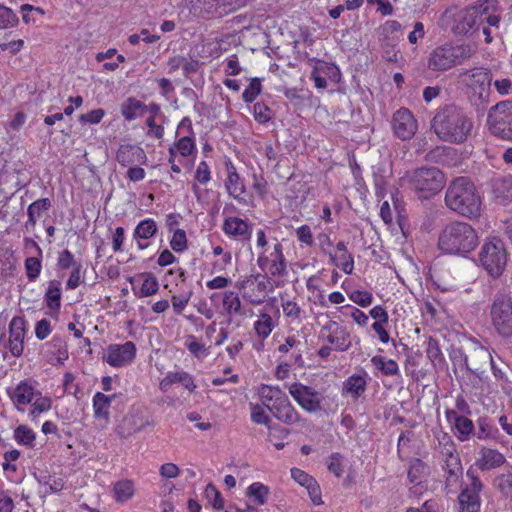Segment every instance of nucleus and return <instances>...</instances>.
<instances>
[{
	"label": "nucleus",
	"instance_id": "1",
	"mask_svg": "<svg viewBox=\"0 0 512 512\" xmlns=\"http://www.w3.org/2000/svg\"><path fill=\"white\" fill-rule=\"evenodd\" d=\"M431 129L444 142L462 144L472 132L473 121L463 108L447 104L436 110Z\"/></svg>",
	"mask_w": 512,
	"mask_h": 512
},
{
	"label": "nucleus",
	"instance_id": "2",
	"mask_svg": "<svg viewBox=\"0 0 512 512\" xmlns=\"http://www.w3.org/2000/svg\"><path fill=\"white\" fill-rule=\"evenodd\" d=\"M446 206L455 213L470 219L481 212V197L474 183L466 176L453 179L445 193Z\"/></svg>",
	"mask_w": 512,
	"mask_h": 512
},
{
	"label": "nucleus",
	"instance_id": "3",
	"mask_svg": "<svg viewBox=\"0 0 512 512\" xmlns=\"http://www.w3.org/2000/svg\"><path fill=\"white\" fill-rule=\"evenodd\" d=\"M476 230L468 223L453 221L444 226L438 237V248L449 255H466L478 245Z\"/></svg>",
	"mask_w": 512,
	"mask_h": 512
},
{
	"label": "nucleus",
	"instance_id": "4",
	"mask_svg": "<svg viewBox=\"0 0 512 512\" xmlns=\"http://www.w3.org/2000/svg\"><path fill=\"white\" fill-rule=\"evenodd\" d=\"M259 397L262 405L280 422L295 425L302 420L288 396L278 386L263 384L259 389Z\"/></svg>",
	"mask_w": 512,
	"mask_h": 512
},
{
	"label": "nucleus",
	"instance_id": "5",
	"mask_svg": "<svg viewBox=\"0 0 512 512\" xmlns=\"http://www.w3.org/2000/svg\"><path fill=\"white\" fill-rule=\"evenodd\" d=\"M401 181L414 191L419 199H428L436 195L445 185L444 174L436 167H421L408 171Z\"/></svg>",
	"mask_w": 512,
	"mask_h": 512
},
{
	"label": "nucleus",
	"instance_id": "6",
	"mask_svg": "<svg viewBox=\"0 0 512 512\" xmlns=\"http://www.w3.org/2000/svg\"><path fill=\"white\" fill-rule=\"evenodd\" d=\"M475 54L476 47L468 43L444 44L432 50L427 66L431 71L443 72L463 64Z\"/></svg>",
	"mask_w": 512,
	"mask_h": 512
},
{
	"label": "nucleus",
	"instance_id": "7",
	"mask_svg": "<svg viewBox=\"0 0 512 512\" xmlns=\"http://www.w3.org/2000/svg\"><path fill=\"white\" fill-rule=\"evenodd\" d=\"M479 261L491 277H500L507 264V251L504 243L498 238L487 239L480 249Z\"/></svg>",
	"mask_w": 512,
	"mask_h": 512
},
{
	"label": "nucleus",
	"instance_id": "8",
	"mask_svg": "<svg viewBox=\"0 0 512 512\" xmlns=\"http://www.w3.org/2000/svg\"><path fill=\"white\" fill-rule=\"evenodd\" d=\"M489 131L503 140H512V101L504 100L489 109L487 116Z\"/></svg>",
	"mask_w": 512,
	"mask_h": 512
},
{
	"label": "nucleus",
	"instance_id": "9",
	"mask_svg": "<svg viewBox=\"0 0 512 512\" xmlns=\"http://www.w3.org/2000/svg\"><path fill=\"white\" fill-rule=\"evenodd\" d=\"M490 315L494 328L501 336L512 335V296L509 293L495 294Z\"/></svg>",
	"mask_w": 512,
	"mask_h": 512
},
{
	"label": "nucleus",
	"instance_id": "10",
	"mask_svg": "<svg viewBox=\"0 0 512 512\" xmlns=\"http://www.w3.org/2000/svg\"><path fill=\"white\" fill-rule=\"evenodd\" d=\"M239 290H243L242 296L252 305H260L265 302L268 292L273 291L267 274L250 275L236 283Z\"/></svg>",
	"mask_w": 512,
	"mask_h": 512
},
{
	"label": "nucleus",
	"instance_id": "11",
	"mask_svg": "<svg viewBox=\"0 0 512 512\" xmlns=\"http://www.w3.org/2000/svg\"><path fill=\"white\" fill-rule=\"evenodd\" d=\"M457 81L468 92L482 99L483 93L489 89L492 81V72L486 67H473L463 69L457 75Z\"/></svg>",
	"mask_w": 512,
	"mask_h": 512
},
{
	"label": "nucleus",
	"instance_id": "12",
	"mask_svg": "<svg viewBox=\"0 0 512 512\" xmlns=\"http://www.w3.org/2000/svg\"><path fill=\"white\" fill-rule=\"evenodd\" d=\"M485 9L480 6H469L453 14L451 31L455 35H466L476 31L484 23Z\"/></svg>",
	"mask_w": 512,
	"mask_h": 512
},
{
	"label": "nucleus",
	"instance_id": "13",
	"mask_svg": "<svg viewBox=\"0 0 512 512\" xmlns=\"http://www.w3.org/2000/svg\"><path fill=\"white\" fill-rule=\"evenodd\" d=\"M467 477L470 479V484L463 488L458 496L460 512H479L483 484L480 478L470 470L467 471Z\"/></svg>",
	"mask_w": 512,
	"mask_h": 512
},
{
	"label": "nucleus",
	"instance_id": "14",
	"mask_svg": "<svg viewBox=\"0 0 512 512\" xmlns=\"http://www.w3.org/2000/svg\"><path fill=\"white\" fill-rule=\"evenodd\" d=\"M320 338L329 343L334 350L345 352L352 346L350 332L336 321H328L320 331Z\"/></svg>",
	"mask_w": 512,
	"mask_h": 512
},
{
	"label": "nucleus",
	"instance_id": "15",
	"mask_svg": "<svg viewBox=\"0 0 512 512\" xmlns=\"http://www.w3.org/2000/svg\"><path fill=\"white\" fill-rule=\"evenodd\" d=\"M288 391L303 410L309 413L321 410L322 397L314 388L295 382L288 387Z\"/></svg>",
	"mask_w": 512,
	"mask_h": 512
},
{
	"label": "nucleus",
	"instance_id": "16",
	"mask_svg": "<svg viewBox=\"0 0 512 512\" xmlns=\"http://www.w3.org/2000/svg\"><path fill=\"white\" fill-rule=\"evenodd\" d=\"M471 363L469 362L468 356H465L464 358V366L465 368L472 372L473 374L480 377V374L484 372V370L478 366L475 361H481L483 364H486L487 362L490 363L492 373L494 377L498 381H506V374L503 371V363H500V365L494 360L490 352L485 348H478L475 349L474 352L471 354Z\"/></svg>",
	"mask_w": 512,
	"mask_h": 512
},
{
	"label": "nucleus",
	"instance_id": "17",
	"mask_svg": "<svg viewBox=\"0 0 512 512\" xmlns=\"http://www.w3.org/2000/svg\"><path fill=\"white\" fill-rule=\"evenodd\" d=\"M391 126L394 135L403 141L410 140L418 128L416 119L407 108H400L394 112Z\"/></svg>",
	"mask_w": 512,
	"mask_h": 512
},
{
	"label": "nucleus",
	"instance_id": "18",
	"mask_svg": "<svg viewBox=\"0 0 512 512\" xmlns=\"http://www.w3.org/2000/svg\"><path fill=\"white\" fill-rule=\"evenodd\" d=\"M136 356V346L132 341H127L124 344H110L107 347V352L103 356L112 367H124L129 365Z\"/></svg>",
	"mask_w": 512,
	"mask_h": 512
},
{
	"label": "nucleus",
	"instance_id": "19",
	"mask_svg": "<svg viewBox=\"0 0 512 512\" xmlns=\"http://www.w3.org/2000/svg\"><path fill=\"white\" fill-rule=\"evenodd\" d=\"M450 448L451 449H447L443 465L445 473V489L448 493L457 485L463 473L460 457L454 449L453 444L450 445Z\"/></svg>",
	"mask_w": 512,
	"mask_h": 512
},
{
	"label": "nucleus",
	"instance_id": "20",
	"mask_svg": "<svg viewBox=\"0 0 512 512\" xmlns=\"http://www.w3.org/2000/svg\"><path fill=\"white\" fill-rule=\"evenodd\" d=\"M25 334L26 321L24 317H13L9 323V340L7 347L14 357H19L23 353Z\"/></svg>",
	"mask_w": 512,
	"mask_h": 512
},
{
	"label": "nucleus",
	"instance_id": "21",
	"mask_svg": "<svg viewBox=\"0 0 512 512\" xmlns=\"http://www.w3.org/2000/svg\"><path fill=\"white\" fill-rule=\"evenodd\" d=\"M116 160L123 167L143 165L147 162V155L139 145L126 142L117 149Z\"/></svg>",
	"mask_w": 512,
	"mask_h": 512
},
{
	"label": "nucleus",
	"instance_id": "22",
	"mask_svg": "<svg viewBox=\"0 0 512 512\" xmlns=\"http://www.w3.org/2000/svg\"><path fill=\"white\" fill-rule=\"evenodd\" d=\"M227 178L225 180V189L230 197L240 204H247L244 197L246 194V186L244 179L241 178L232 162L226 163Z\"/></svg>",
	"mask_w": 512,
	"mask_h": 512
},
{
	"label": "nucleus",
	"instance_id": "23",
	"mask_svg": "<svg viewBox=\"0 0 512 512\" xmlns=\"http://www.w3.org/2000/svg\"><path fill=\"white\" fill-rule=\"evenodd\" d=\"M445 415L447 421L452 424V428L455 430L460 441H467L474 434V424L465 415H460L455 410H446Z\"/></svg>",
	"mask_w": 512,
	"mask_h": 512
},
{
	"label": "nucleus",
	"instance_id": "24",
	"mask_svg": "<svg viewBox=\"0 0 512 512\" xmlns=\"http://www.w3.org/2000/svg\"><path fill=\"white\" fill-rule=\"evenodd\" d=\"M505 462V456L497 449L482 447L474 465L484 472L500 468Z\"/></svg>",
	"mask_w": 512,
	"mask_h": 512
},
{
	"label": "nucleus",
	"instance_id": "25",
	"mask_svg": "<svg viewBox=\"0 0 512 512\" xmlns=\"http://www.w3.org/2000/svg\"><path fill=\"white\" fill-rule=\"evenodd\" d=\"M249 224L242 218L231 216L227 217L223 223L224 233L235 240H248L251 236Z\"/></svg>",
	"mask_w": 512,
	"mask_h": 512
},
{
	"label": "nucleus",
	"instance_id": "26",
	"mask_svg": "<svg viewBox=\"0 0 512 512\" xmlns=\"http://www.w3.org/2000/svg\"><path fill=\"white\" fill-rule=\"evenodd\" d=\"M368 375L352 374L342 383V396H350L353 400L360 398L366 391Z\"/></svg>",
	"mask_w": 512,
	"mask_h": 512
},
{
	"label": "nucleus",
	"instance_id": "27",
	"mask_svg": "<svg viewBox=\"0 0 512 512\" xmlns=\"http://www.w3.org/2000/svg\"><path fill=\"white\" fill-rule=\"evenodd\" d=\"M7 393L18 410H21V406L30 404L36 396L35 388L26 380L21 381L15 388H9Z\"/></svg>",
	"mask_w": 512,
	"mask_h": 512
},
{
	"label": "nucleus",
	"instance_id": "28",
	"mask_svg": "<svg viewBox=\"0 0 512 512\" xmlns=\"http://www.w3.org/2000/svg\"><path fill=\"white\" fill-rule=\"evenodd\" d=\"M158 227L155 220L151 218L140 221L134 229L133 238L140 250H144L149 246L147 240L157 234Z\"/></svg>",
	"mask_w": 512,
	"mask_h": 512
},
{
	"label": "nucleus",
	"instance_id": "29",
	"mask_svg": "<svg viewBox=\"0 0 512 512\" xmlns=\"http://www.w3.org/2000/svg\"><path fill=\"white\" fill-rule=\"evenodd\" d=\"M190 11L202 18L222 17L223 12L217 10V0H185Z\"/></svg>",
	"mask_w": 512,
	"mask_h": 512
},
{
	"label": "nucleus",
	"instance_id": "30",
	"mask_svg": "<svg viewBox=\"0 0 512 512\" xmlns=\"http://www.w3.org/2000/svg\"><path fill=\"white\" fill-rule=\"evenodd\" d=\"M269 273L272 277H284L287 275V264L283 254L282 244L277 242L270 253Z\"/></svg>",
	"mask_w": 512,
	"mask_h": 512
},
{
	"label": "nucleus",
	"instance_id": "31",
	"mask_svg": "<svg viewBox=\"0 0 512 512\" xmlns=\"http://www.w3.org/2000/svg\"><path fill=\"white\" fill-rule=\"evenodd\" d=\"M51 207V201L48 198H41L32 202L27 208L28 219L24 224L26 230H33L36 226L37 220L42 214L48 211Z\"/></svg>",
	"mask_w": 512,
	"mask_h": 512
},
{
	"label": "nucleus",
	"instance_id": "32",
	"mask_svg": "<svg viewBox=\"0 0 512 512\" xmlns=\"http://www.w3.org/2000/svg\"><path fill=\"white\" fill-rule=\"evenodd\" d=\"M181 383L187 390L193 392L196 389L193 378L185 371L169 372L160 382L161 391L166 392L172 384Z\"/></svg>",
	"mask_w": 512,
	"mask_h": 512
},
{
	"label": "nucleus",
	"instance_id": "33",
	"mask_svg": "<svg viewBox=\"0 0 512 512\" xmlns=\"http://www.w3.org/2000/svg\"><path fill=\"white\" fill-rule=\"evenodd\" d=\"M112 494L117 503L123 504L131 500L135 495V485L132 480L122 479L112 486Z\"/></svg>",
	"mask_w": 512,
	"mask_h": 512
},
{
	"label": "nucleus",
	"instance_id": "34",
	"mask_svg": "<svg viewBox=\"0 0 512 512\" xmlns=\"http://www.w3.org/2000/svg\"><path fill=\"white\" fill-rule=\"evenodd\" d=\"M121 114L127 121L143 116L146 105L134 97H128L120 106Z\"/></svg>",
	"mask_w": 512,
	"mask_h": 512
},
{
	"label": "nucleus",
	"instance_id": "35",
	"mask_svg": "<svg viewBox=\"0 0 512 512\" xmlns=\"http://www.w3.org/2000/svg\"><path fill=\"white\" fill-rule=\"evenodd\" d=\"M372 170L376 194L379 197L384 196L388 178L390 177L391 172L384 163H378L377 165H374Z\"/></svg>",
	"mask_w": 512,
	"mask_h": 512
},
{
	"label": "nucleus",
	"instance_id": "36",
	"mask_svg": "<svg viewBox=\"0 0 512 512\" xmlns=\"http://www.w3.org/2000/svg\"><path fill=\"white\" fill-rule=\"evenodd\" d=\"M275 326L274 320L267 313H260L258 319L254 322L255 333L262 340L271 334Z\"/></svg>",
	"mask_w": 512,
	"mask_h": 512
},
{
	"label": "nucleus",
	"instance_id": "37",
	"mask_svg": "<svg viewBox=\"0 0 512 512\" xmlns=\"http://www.w3.org/2000/svg\"><path fill=\"white\" fill-rule=\"evenodd\" d=\"M44 299L48 308L59 310L61 306V287L59 281L52 280L49 282Z\"/></svg>",
	"mask_w": 512,
	"mask_h": 512
},
{
	"label": "nucleus",
	"instance_id": "38",
	"mask_svg": "<svg viewBox=\"0 0 512 512\" xmlns=\"http://www.w3.org/2000/svg\"><path fill=\"white\" fill-rule=\"evenodd\" d=\"M373 366L386 376H395L399 374V366L396 361L387 359L384 356L376 355L371 358Z\"/></svg>",
	"mask_w": 512,
	"mask_h": 512
},
{
	"label": "nucleus",
	"instance_id": "39",
	"mask_svg": "<svg viewBox=\"0 0 512 512\" xmlns=\"http://www.w3.org/2000/svg\"><path fill=\"white\" fill-rule=\"evenodd\" d=\"M223 308L229 315L243 316L241 301L234 291H226L223 295Z\"/></svg>",
	"mask_w": 512,
	"mask_h": 512
},
{
	"label": "nucleus",
	"instance_id": "40",
	"mask_svg": "<svg viewBox=\"0 0 512 512\" xmlns=\"http://www.w3.org/2000/svg\"><path fill=\"white\" fill-rule=\"evenodd\" d=\"M114 396H107L102 392H97L93 397L94 415L97 418H107L109 407Z\"/></svg>",
	"mask_w": 512,
	"mask_h": 512
},
{
	"label": "nucleus",
	"instance_id": "41",
	"mask_svg": "<svg viewBox=\"0 0 512 512\" xmlns=\"http://www.w3.org/2000/svg\"><path fill=\"white\" fill-rule=\"evenodd\" d=\"M143 278V283L138 292L135 294L138 297H148L157 293L159 284L157 278L152 273H143L140 275Z\"/></svg>",
	"mask_w": 512,
	"mask_h": 512
},
{
	"label": "nucleus",
	"instance_id": "42",
	"mask_svg": "<svg viewBox=\"0 0 512 512\" xmlns=\"http://www.w3.org/2000/svg\"><path fill=\"white\" fill-rule=\"evenodd\" d=\"M246 495L257 505H264L267 502L269 488L260 482H254L247 488Z\"/></svg>",
	"mask_w": 512,
	"mask_h": 512
},
{
	"label": "nucleus",
	"instance_id": "43",
	"mask_svg": "<svg viewBox=\"0 0 512 512\" xmlns=\"http://www.w3.org/2000/svg\"><path fill=\"white\" fill-rule=\"evenodd\" d=\"M14 439L18 444L32 448L35 446L36 434L30 427L19 425L14 430Z\"/></svg>",
	"mask_w": 512,
	"mask_h": 512
},
{
	"label": "nucleus",
	"instance_id": "44",
	"mask_svg": "<svg viewBox=\"0 0 512 512\" xmlns=\"http://www.w3.org/2000/svg\"><path fill=\"white\" fill-rule=\"evenodd\" d=\"M281 306L285 317L290 322H301L305 318V312L296 302L282 299Z\"/></svg>",
	"mask_w": 512,
	"mask_h": 512
},
{
	"label": "nucleus",
	"instance_id": "45",
	"mask_svg": "<svg viewBox=\"0 0 512 512\" xmlns=\"http://www.w3.org/2000/svg\"><path fill=\"white\" fill-rule=\"evenodd\" d=\"M427 465L418 458L413 459L410 462L409 469L407 472L408 479L411 483L419 484L421 478L425 475Z\"/></svg>",
	"mask_w": 512,
	"mask_h": 512
},
{
	"label": "nucleus",
	"instance_id": "46",
	"mask_svg": "<svg viewBox=\"0 0 512 512\" xmlns=\"http://www.w3.org/2000/svg\"><path fill=\"white\" fill-rule=\"evenodd\" d=\"M175 152L183 157H187L196 152V145L192 136H183L172 146Z\"/></svg>",
	"mask_w": 512,
	"mask_h": 512
},
{
	"label": "nucleus",
	"instance_id": "47",
	"mask_svg": "<svg viewBox=\"0 0 512 512\" xmlns=\"http://www.w3.org/2000/svg\"><path fill=\"white\" fill-rule=\"evenodd\" d=\"M36 398L32 403V409L30 414L33 417L39 416L41 413L46 412L51 409V399L47 396H42L41 393L36 392Z\"/></svg>",
	"mask_w": 512,
	"mask_h": 512
},
{
	"label": "nucleus",
	"instance_id": "48",
	"mask_svg": "<svg viewBox=\"0 0 512 512\" xmlns=\"http://www.w3.org/2000/svg\"><path fill=\"white\" fill-rule=\"evenodd\" d=\"M494 485L504 496H512V473L498 475L494 479Z\"/></svg>",
	"mask_w": 512,
	"mask_h": 512
},
{
	"label": "nucleus",
	"instance_id": "49",
	"mask_svg": "<svg viewBox=\"0 0 512 512\" xmlns=\"http://www.w3.org/2000/svg\"><path fill=\"white\" fill-rule=\"evenodd\" d=\"M18 21V17L12 9L0 4V29L15 27Z\"/></svg>",
	"mask_w": 512,
	"mask_h": 512
},
{
	"label": "nucleus",
	"instance_id": "50",
	"mask_svg": "<svg viewBox=\"0 0 512 512\" xmlns=\"http://www.w3.org/2000/svg\"><path fill=\"white\" fill-rule=\"evenodd\" d=\"M42 269L40 257H28L25 260V270L29 281H35Z\"/></svg>",
	"mask_w": 512,
	"mask_h": 512
},
{
	"label": "nucleus",
	"instance_id": "51",
	"mask_svg": "<svg viewBox=\"0 0 512 512\" xmlns=\"http://www.w3.org/2000/svg\"><path fill=\"white\" fill-rule=\"evenodd\" d=\"M251 406V420L256 424H263L268 427L271 431L272 427L270 426L271 419L265 413L264 408L259 404H250Z\"/></svg>",
	"mask_w": 512,
	"mask_h": 512
},
{
	"label": "nucleus",
	"instance_id": "52",
	"mask_svg": "<svg viewBox=\"0 0 512 512\" xmlns=\"http://www.w3.org/2000/svg\"><path fill=\"white\" fill-rule=\"evenodd\" d=\"M262 85L259 78H253L249 86L244 90L242 98L246 103H252L261 93Z\"/></svg>",
	"mask_w": 512,
	"mask_h": 512
},
{
	"label": "nucleus",
	"instance_id": "53",
	"mask_svg": "<svg viewBox=\"0 0 512 512\" xmlns=\"http://www.w3.org/2000/svg\"><path fill=\"white\" fill-rule=\"evenodd\" d=\"M205 496L215 509L222 510L224 508V500L213 484L210 483L206 486Z\"/></svg>",
	"mask_w": 512,
	"mask_h": 512
},
{
	"label": "nucleus",
	"instance_id": "54",
	"mask_svg": "<svg viewBox=\"0 0 512 512\" xmlns=\"http://www.w3.org/2000/svg\"><path fill=\"white\" fill-rule=\"evenodd\" d=\"M327 468L336 477H341L344 472L343 456L340 453H332L328 458Z\"/></svg>",
	"mask_w": 512,
	"mask_h": 512
},
{
	"label": "nucleus",
	"instance_id": "55",
	"mask_svg": "<svg viewBox=\"0 0 512 512\" xmlns=\"http://www.w3.org/2000/svg\"><path fill=\"white\" fill-rule=\"evenodd\" d=\"M170 246L175 252H182L187 248V237L183 229H176L173 232Z\"/></svg>",
	"mask_w": 512,
	"mask_h": 512
},
{
	"label": "nucleus",
	"instance_id": "56",
	"mask_svg": "<svg viewBox=\"0 0 512 512\" xmlns=\"http://www.w3.org/2000/svg\"><path fill=\"white\" fill-rule=\"evenodd\" d=\"M349 298L352 302L359 305L360 307H368L373 302V296L368 291L355 290L349 294Z\"/></svg>",
	"mask_w": 512,
	"mask_h": 512
},
{
	"label": "nucleus",
	"instance_id": "57",
	"mask_svg": "<svg viewBox=\"0 0 512 512\" xmlns=\"http://www.w3.org/2000/svg\"><path fill=\"white\" fill-rule=\"evenodd\" d=\"M81 264L80 261H76L74 258V255L67 249L59 252L58 259H57V266L60 269H69L74 268L75 265Z\"/></svg>",
	"mask_w": 512,
	"mask_h": 512
},
{
	"label": "nucleus",
	"instance_id": "58",
	"mask_svg": "<svg viewBox=\"0 0 512 512\" xmlns=\"http://www.w3.org/2000/svg\"><path fill=\"white\" fill-rule=\"evenodd\" d=\"M426 354H427V357L432 362L441 361L443 359V354L441 352L439 343L433 337H429L427 340Z\"/></svg>",
	"mask_w": 512,
	"mask_h": 512
},
{
	"label": "nucleus",
	"instance_id": "59",
	"mask_svg": "<svg viewBox=\"0 0 512 512\" xmlns=\"http://www.w3.org/2000/svg\"><path fill=\"white\" fill-rule=\"evenodd\" d=\"M478 431L476 432V436L480 440H484L487 438H493L494 432L497 430L494 429L488 422L486 418H479L477 421Z\"/></svg>",
	"mask_w": 512,
	"mask_h": 512
},
{
	"label": "nucleus",
	"instance_id": "60",
	"mask_svg": "<svg viewBox=\"0 0 512 512\" xmlns=\"http://www.w3.org/2000/svg\"><path fill=\"white\" fill-rule=\"evenodd\" d=\"M253 111L255 119L260 123H266L272 117L271 109L262 102L254 104Z\"/></svg>",
	"mask_w": 512,
	"mask_h": 512
},
{
	"label": "nucleus",
	"instance_id": "61",
	"mask_svg": "<svg viewBox=\"0 0 512 512\" xmlns=\"http://www.w3.org/2000/svg\"><path fill=\"white\" fill-rule=\"evenodd\" d=\"M217 10L223 12V16L236 11L244 5L243 0H217Z\"/></svg>",
	"mask_w": 512,
	"mask_h": 512
},
{
	"label": "nucleus",
	"instance_id": "62",
	"mask_svg": "<svg viewBox=\"0 0 512 512\" xmlns=\"http://www.w3.org/2000/svg\"><path fill=\"white\" fill-rule=\"evenodd\" d=\"M187 349L195 357L200 358L209 354L208 348L204 344L197 341L194 336L190 337V341L186 343Z\"/></svg>",
	"mask_w": 512,
	"mask_h": 512
},
{
	"label": "nucleus",
	"instance_id": "63",
	"mask_svg": "<svg viewBox=\"0 0 512 512\" xmlns=\"http://www.w3.org/2000/svg\"><path fill=\"white\" fill-rule=\"evenodd\" d=\"M82 263L75 265L74 268H72L71 274L67 280L66 287L67 289L73 290L76 289L82 280Z\"/></svg>",
	"mask_w": 512,
	"mask_h": 512
},
{
	"label": "nucleus",
	"instance_id": "64",
	"mask_svg": "<svg viewBox=\"0 0 512 512\" xmlns=\"http://www.w3.org/2000/svg\"><path fill=\"white\" fill-rule=\"evenodd\" d=\"M195 179L201 184H206L211 180V171L209 165L205 161H201L198 164Z\"/></svg>",
	"mask_w": 512,
	"mask_h": 512
}]
</instances>
